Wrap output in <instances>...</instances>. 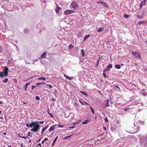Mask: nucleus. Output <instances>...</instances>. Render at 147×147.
Instances as JSON below:
<instances>
[{"label":"nucleus","instance_id":"obj_15","mask_svg":"<svg viewBox=\"0 0 147 147\" xmlns=\"http://www.w3.org/2000/svg\"><path fill=\"white\" fill-rule=\"evenodd\" d=\"M47 126L46 127H44L41 130V134H42L44 133V132L45 131V130H46V129L47 128Z\"/></svg>","mask_w":147,"mask_h":147},{"label":"nucleus","instance_id":"obj_38","mask_svg":"<svg viewBox=\"0 0 147 147\" xmlns=\"http://www.w3.org/2000/svg\"><path fill=\"white\" fill-rule=\"evenodd\" d=\"M71 136V135L69 136H67V137H65V138L64 139H66L67 138H69Z\"/></svg>","mask_w":147,"mask_h":147},{"label":"nucleus","instance_id":"obj_4","mask_svg":"<svg viewBox=\"0 0 147 147\" xmlns=\"http://www.w3.org/2000/svg\"><path fill=\"white\" fill-rule=\"evenodd\" d=\"M132 53L135 56L136 58H138L140 59L141 58V54L137 51L132 52Z\"/></svg>","mask_w":147,"mask_h":147},{"label":"nucleus","instance_id":"obj_37","mask_svg":"<svg viewBox=\"0 0 147 147\" xmlns=\"http://www.w3.org/2000/svg\"><path fill=\"white\" fill-rule=\"evenodd\" d=\"M47 86H49L50 88H52V86L51 85L47 84Z\"/></svg>","mask_w":147,"mask_h":147},{"label":"nucleus","instance_id":"obj_7","mask_svg":"<svg viewBox=\"0 0 147 147\" xmlns=\"http://www.w3.org/2000/svg\"><path fill=\"white\" fill-rule=\"evenodd\" d=\"M109 100L108 99L104 103L103 106H105V107H107L109 106Z\"/></svg>","mask_w":147,"mask_h":147},{"label":"nucleus","instance_id":"obj_36","mask_svg":"<svg viewBox=\"0 0 147 147\" xmlns=\"http://www.w3.org/2000/svg\"><path fill=\"white\" fill-rule=\"evenodd\" d=\"M35 98L37 100H39L40 99L39 97L38 96H36Z\"/></svg>","mask_w":147,"mask_h":147},{"label":"nucleus","instance_id":"obj_1","mask_svg":"<svg viewBox=\"0 0 147 147\" xmlns=\"http://www.w3.org/2000/svg\"><path fill=\"white\" fill-rule=\"evenodd\" d=\"M40 125L38 124V121L33 122V128L30 130L32 132H38L40 129Z\"/></svg>","mask_w":147,"mask_h":147},{"label":"nucleus","instance_id":"obj_35","mask_svg":"<svg viewBox=\"0 0 147 147\" xmlns=\"http://www.w3.org/2000/svg\"><path fill=\"white\" fill-rule=\"evenodd\" d=\"M58 126L60 127H63V125H60L59 124H58L57 125Z\"/></svg>","mask_w":147,"mask_h":147},{"label":"nucleus","instance_id":"obj_64","mask_svg":"<svg viewBox=\"0 0 147 147\" xmlns=\"http://www.w3.org/2000/svg\"><path fill=\"white\" fill-rule=\"evenodd\" d=\"M48 110L49 111V109H48V110H47V112H48V114H49V113H49V111H48Z\"/></svg>","mask_w":147,"mask_h":147},{"label":"nucleus","instance_id":"obj_53","mask_svg":"<svg viewBox=\"0 0 147 147\" xmlns=\"http://www.w3.org/2000/svg\"><path fill=\"white\" fill-rule=\"evenodd\" d=\"M30 133V132H28V136H29Z\"/></svg>","mask_w":147,"mask_h":147},{"label":"nucleus","instance_id":"obj_58","mask_svg":"<svg viewBox=\"0 0 147 147\" xmlns=\"http://www.w3.org/2000/svg\"><path fill=\"white\" fill-rule=\"evenodd\" d=\"M78 123V122H77L76 123V122H74V123H73V124L74 125H75L76 124H77Z\"/></svg>","mask_w":147,"mask_h":147},{"label":"nucleus","instance_id":"obj_56","mask_svg":"<svg viewBox=\"0 0 147 147\" xmlns=\"http://www.w3.org/2000/svg\"><path fill=\"white\" fill-rule=\"evenodd\" d=\"M80 102L83 105H84V104L83 103V102L81 101L80 100Z\"/></svg>","mask_w":147,"mask_h":147},{"label":"nucleus","instance_id":"obj_18","mask_svg":"<svg viewBox=\"0 0 147 147\" xmlns=\"http://www.w3.org/2000/svg\"><path fill=\"white\" fill-rule=\"evenodd\" d=\"M89 122V121L88 120H86L85 121H84L82 122V124H86L87 123H88Z\"/></svg>","mask_w":147,"mask_h":147},{"label":"nucleus","instance_id":"obj_43","mask_svg":"<svg viewBox=\"0 0 147 147\" xmlns=\"http://www.w3.org/2000/svg\"><path fill=\"white\" fill-rule=\"evenodd\" d=\"M103 76H104L105 78H106L107 77V76L106 75V74L105 73V72H104L103 73Z\"/></svg>","mask_w":147,"mask_h":147},{"label":"nucleus","instance_id":"obj_50","mask_svg":"<svg viewBox=\"0 0 147 147\" xmlns=\"http://www.w3.org/2000/svg\"><path fill=\"white\" fill-rule=\"evenodd\" d=\"M51 100L52 101H55V99L54 98H52Z\"/></svg>","mask_w":147,"mask_h":147},{"label":"nucleus","instance_id":"obj_32","mask_svg":"<svg viewBox=\"0 0 147 147\" xmlns=\"http://www.w3.org/2000/svg\"><path fill=\"white\" fill-rule=\"evenodd\" d=\"M20 137L21 138H23L24 139H26L27 138V137H24V136H20Z\"/></svg>","mask_w":147,"mask_h":147},{"label":"nucleus","instance_id":"obj_62","mask_svg":"<svg viewBox=\"0 0 147 147\" xmlns=\"http://www.w3.org/2000/svg\"><path fill=\"white\" fill-rule=\"evenodd\" d=\"M41 139L40 138V139H39V140H38V142H40V141Z\"/></svg>","mask_w":147,"mask_h":147},{"label":"nucleus","instance_id":"obj_17","mask_svg":"<svg viewBox=\"0 0 147 147\" xmlns=\"http://www.w3.org/2000/svg\"><path fill=\"white\" fill-rule=\"evenodd\" d=\"M80 92L82 94L85 95V96H88V94H87V93H86L85 92H84V91H82V90H81V91H80Z\"/></svg>","mask_w":147,"mask_h":147},{"label":"nucleus","instance_id":"obj_10","mask_svg":"<svg viewBox=\"0 0 147 147\" xmlns=\"http://www.w3.org/2000/svg\"><path fill=\"white\" fill-rule=\"evenodd\" d=\"M147 23V21L146 20L141 21L140 22H138L137 23V24L138 25H140L142 24H146Z\"/></svg>","mask_w":147,"mask_h":147},{"label":"nucleus","instance_id":"obj_29","mask_svg":"<svg viewBox=\"0 0 147 147\" xmlns=\"http://www.w3.org/2000/svg\"><path fill=\"white\" fill-rule=\"evenodd\" d=\"M38 79L39 80H46V78H43V77H40V78H38Z\"/></svg>","mask_w":147,"mask_h":147},{"label":"nucleus","instance_id":"obj_39","mask_svg":"<svg viewBox=\"0 0 147 147\" xmlns=\"http://www.w3.org/2000/svg\"><path fill=\"white\" fill-rule=\"evenodd\" d=\"M128 17H129V16H128V15H127L124 14V17L125 18H127Z\"/></svg>","mask_w":147,"mask_h":147},{"label":"nucleus","instance_id":"obj_49","mask_svg":"<svg viewBox=\"0 0 147 147\" xmlns=\"http://www.w3.org/2000/svg\"><path fill=\"white\" fill-rule=\"evenodd\" d=\"M43 83H36V85H39V84H43Z\"/></svg>","mask_w":147,"mask_h":147},{"label":"nucleus","instance_id":"obj_45","mask_svg":"<svg viewBox=\"0 0 147 147\" xmlns=\"http://www.w3.org/2000/svg\"><path fill=\"white\" fill-rule=\"evenodd\" d=\"M105 120L106 122H107L108 121V119L107 118H105Z\"/></svg>","mask_w":147,"mask_h":147},{"label":"nucleus","instance_id":"obj_60","mask_svg":"<svg viewBox=\"0 0 147 147\" xmlns=\"http://www.w3.org/2000/svg\"><path fill=\"white\" fill-rule=\"evenodd\" d=\"M143 95H144V96H146L147 94L146 93H144V94H143Z\"/></svg>","mask_w":147,"mask_h":147},{"label":"nucleus","instance_id":"obj_59","mask_svg":"<svg viewBox=\"0 0 147 147\" xmlns=\"http://www.w3.org/2000/svg\"><path fill=\"white\" fill-rule=\"evenodd\" d=\"M55 143H54V142H53V143H52V146H53V145H54V144H55Z\"/></svg>","mask_w":147,"mask_h":147},{"label":"nucleus","instance_id":"obj_20","mask_svg":"<svg viewBox=\"0 0 147 147\" xmlns=\"http://www.w3.org/2000/svg\"><path fill=\"white\" fill-rule=\"evenodd\" d=\"M81 52L82 53V55L83 56H84V54H85L84 50L83 49H81Z\"/></svg>","mask_w":147,"mask_h":147},{"label":"nucleus","instance_id":"obj_34","mask_svg":"<svg viewBox=\"0 0 147 147\" xmlns=\"http://www.w3.org/2000/svg\"><path fill=\"white\" fill-rule=\"evenodd\" d=\"M38 124H43L44 123V121H38Z\"/></svg>","mask_w":147,"mask_h":147},{"label":"nucleus","instance_id":"obj_55","mask_svg":"<svg viewBox=\"0 0 147 147\" xmlns=\"http://www.w3.org/2000/svg\"><path fill=\"white\" fill-rule=\"evenodd\" d=\"M44 141H43V140L42 141V142H41V144H43V143H44Z\"/></svg>","mask_w":147,"mask_h":147},{"label":"nucleus","instance_id":"obj_5","mask_svg":"<svg viewBox=\"0 0 147 147\" xmlns=\"http://www.w3.org/2000/svg\"><path fill=\"white\" fill-rule=\"evenodd\" d=\"M71 6L74 9H76L78 7L77 3L75 1H73L71 3Z\"/></svg>","mask_w":147,"mask_h":147},{"label":"nucleus","instance_id":"obj_54","mask_svg":"<svg viewBox=\"0 0 147 147\" xmlns=\"http://www.w3.org/2000/svg\"><path fill=\"white\" fill-rule=\"evenodd\" d=\"M84 102L86 105H88V103L86 102H85L84 101Z\"/></svg>","mask_w":147,"mask_h":147},{"label":"nucleus","instance_id":"obj_40","mask_svg":"<svg viewBox=\"0 0 147 147\" xmlns=\"http://www.w3.org/2000/svg\"><path fill=\"white\" fill-rule=\"evenodd\" d=\"M140 123L141 124V125H144V122H143V121H141L140 122Z\"/></svg>","mask_w":147,"mask_h":147},{"label":"nucleus","instance_id":"obj_57","mask_svg":"<svg viewBox=\"0 0 147 147\" xmlns=\"http://www.w3.org/2000/svg\"><path fill=\"white\" fill-rule=\"evenodd\" d=\"M3 103V102L2 101H0V104H2Z\"/></svg>","mask_w":147,"mask_h":147},{"label":"nucleus","instance_id":"obj_6","mask_svg":"<svg viewBox=\"0 0 147 147\" xmlns=\"http://www.w3.org/2000/svg\"><path fill=\"white\" fill-rule=\"evenodd\" d=\"M97 3H100L103 5H104L105 7H108L109 6L108 4L105 2H104L102 0H100L98 2H97Z\"/></svg>","mask_w":147,"mask_h":147},{"label":"nucleus","instance_id":"obj_2","mask_svg":"<svg viewBox=\"0 0 147 147\" xmlns=\"http://www.w3.org/2000/svg\"><path fill=\"white\" fill-rule=\"evenodd\" d=\"M4 71L0 72V77H7L8 76L9 68L7 67H4Z\"/></svg>","mask_w":147,"mask_h":147},{"label":"nucleus","instance_id":"obj_33","mask_svg":"<svg viewBox=\"0 0 147 147\" xmlns=\"http://www.w3.org/2000/svg\"><path fill=\"white\" fill-rule=\"evenodd\" d=\"M58 138V136H57L56 138H55L54 139V140H53V143H55L56 142Z\"/></svg>","mask_w":147,"mask_h":147},{"label":"nucleus","instance_id":"obj_52","mask_svg":"<svg viewBox=\"0 0 147 147\" xmlns=\"http://www.w3.org/2000/svg\"><path fill=\"white\" fill-rule=\"evenodd\" d=\"M75 126H73V127H69V128L70 129H71V128H74V127H75Z\"/></svg>","mask_w":147,"mask_h":147},{"label":"nucleus","instance_id":"obj_22","mask_svg":"<svg viewBox=\"0 0 147 147\" xmlns=\"http://www.w3.org/2000/svg\"><path fill=\"white\" fill-rule=\"evenodd\" d=\"M137 17L138 19H143V18H142V16H140V15H137Z\"/></svg>","mask_w":147,"mask_h":147},{"label":"nucleus","instance_id":"obj_28","mask_svg":"<svg viewBox=\"0 0 147 147\" xmlns=\"http://www.w3.org/2000/svg\"><path fill=\"white\" fill-rule=\"evenodd\" d=\"M59 9H60V7H57V9H56V12L57 13H59Z\"/></svg>","mask_w":147,"mask_h":147},{"label":"nucleus","instance_id":"obj_26","mask_svg":"<svg viewBox=\"0 0 147 147\" xmlns=\"http://www.w3.org/2000/svg\"><path fill=\"white\" fill-rule=\"evenodd\" d=\"M73 48V46L71 45H70L68 47V49H71Z\"/></svg>","mask_w":147,"mask_h":147},{"label":"nucleus","instance_id":"obj_3","mask_svg":"<svg viewBox=\"0 0 147 147\" xmlns=\"http://www.w3.org/2000/svg\"><path fill=\"white\" fill-rule=\"evenodd\" d=\"M75 11L74 10L67 9L64 11V14L65 15H67L69 14L75 13Z\"/></svg>","mask_w":147,"mask_h":147},{"label":"nucleus","instance_id":"obj_47","mask_svg":"<svg viewBox=\"0 0 147 147\" xmlns=\"http://www.w3.org/2000/svg\"><path fill=\"white\" fill-rule=\"evenodd\" d=\"M48 140V139L47 138H45L44 139V140H43V141H44V142L46 141L47 140Z\"/></svg>","mask_w":147,"mask_h":147},{"label":"nucleus","instance_id":"obj_12","mask_svg":"<svg viewBox=\"0 0 147 147\" xmlns=\"http://www.w3.org/2000/svg\"><path fill=\"white\" fill-rule=\"evenodd\" d=\"M33 122H32L28 124L26 123V126L28 127H32L33 126Z\"/></svg>","mask_w":147,"mask_h":147},{"label":"nucleus","instance_id":"obj_9","mask_svg":"<svg viewBox=\"0 0 147 147\" xmlns=\"http://www.w3.org/2000/svg\"><path fill=\"white\" fill-rule=\"evenodd\" d=\"M96 141L94 140H91L89 141L88 143H87V144L90 145H92L94 144Z\"/></svg>","mask_w":147,"mask_h":147},{"label":"nucleus","instance_id":"obj_8","mask_svg":"<svg viewBox=\"0 0 147 147\" xmlns=\"http://www.w3.org/2000/svg\"><path fill=\"white\" fill-rule=\"evenodd\" d=\"M112 67V66L111 64H109L108 65V66L107 67L106 69L105 70H103L104 72H105L106 71H109V70Z\"/></svg>","mask_w":147,"mask_h":147},{"label":"nucleus","instance_id":"obj_61","mask_svg":"<svg viewBox=\"0 0 147 147\" xmlns=\"http://www.w3.org/2000/svg\"><path fill=\"white\" fill-rule=\"evenodd\" d=\"M144 71H147V69H143Z\"/></svg>","mask_w":147,"mask_h":147},{"label":"nucleus","instance_id":"obj_23","mask_svg":"<svg viewBox=\"0 0 147 147\" xmlns=\"http://www.w3.org/2000/svg\"><path fill=\"white\" fill-rule=\"evenodd\" d=\"M90 108L92 113L93 114H94L95 112L94 110L93 109L92 107L90 106Z\"/></svg>","mask_w":147,"mask_h":147},{"label":"nucleus","instance_id":"obj_41","mask_svg":"<svg viewBox=\"0 0 147 147\" xmlns=\"http://www.w3.org/2000/svg\"><path fill=\"white\" fill-rule=\"evenodd\" d=\"M28 32V30L26 29L24 30V32L25 33H27Z\"/></svg>","mask_w":147,"mask_h":147},{"label":"nucleus","instance_id":"obj_31","mask_svg":"<svg viewBox=\"0 0 147 147\" xmlns=\"http://www.w3.org/2000/svg\"><path fill=\"white\" fill-rule=\"evenodd\" d=\"M142 3H143V5H146V1H141V3H142Z\"/></svg>","mask_w":147,"mask_h":147},{"label":"nucleus","instance_id":"obj_48","mask_svg":"<svg viewBox=\"0 0 147 147\" xmlns=\"http://www.w3.org/2000/svg\"><path fill=\"white\" fill-rule=\"evenodd\" d=\"M40 146L41 147V145L40 143H39L38 145H37V146Z\"/></svg>","mask_w":147,"mask_h":147},{"label":"nucleus","instance_id":"obj_11","mask_svg":"<svg viewBox=\"0 0 147 147\" xmlns=\"http://www.w3.org/2000/svg\"><path fill=\"white\" fill-rule=\"evenodd\" d=\"M46 52H44L41 55V58H46Z\"/></svg>","mask_w":147,"mask_h":147},{"label":"nucleus","instance_id":"obj_27","mask_svg":"<svg viewBox=\"0 0 147 147\" xmlns=\"http://www.w3.org/2000/svg\"><path fill=\"white\" fill-rule=\"evenodd\" d=\"M8 80V79L7 78H5V80H3V82L4 83H6L7 82Z\"/></svg>","mask_w":147,"mask_h":147},{"label":"nucleus","instance_id":"obj_25","mask_svg":"<svg viewBox=\"0 0 147 147\" xmlns=\"http://www.w3.org/2000/svg\"><path fill=\"white\" fill-rule=\"evenodd\" d=\"M115 67L117 69H119L121 68V66L119 65H115Z\"/></svg>","mask_w":147,"mask_h":147},{"label":"nucleus","instance_id":"obj_63","mask_svg":"<svg viewBox=\"0 0 147 147\" xmlns=\"http://www.w3.org/2000/svg\"><path fill=\"white\" fill-rule=\"evenodd\" d=\"M3 134L4 135H6V132H4V133H3Z\"/></svg>","mask_w":147,"mask_h":147},{"label":"nucleus","instance_id":"obj_16","mask_svg":"<svg viewBox=\"0 0 147 147\" xmlns=\"http://www.w3.org/2000/svg\"><path fill=\"white\" fill-rule=\"evenodd\" d=\"M90 34H88L87 35L85 36L84 39L83 40L85 41L89 37H90Z\"/></svg>","mask_w":147,"mask_h":147},{"label":"nucleus","instance_id":"obj_30","mask_svg":"<svg viewBox=\"0 0 147 147\" xmlns=\"http://www.w3.org/2000/svg\"><path fill=\"white\" fill-rule=\"evenodd\" d=\"M129 109V108L128 107H127L126 108H124L123 110L125 111H127Z\"/></svg>","mask_w":147,"mask_h":147},{"label":"nucleus","instance_id":"obj_44","mask_svg":"<svg viewBox=\"0 0 147 147\" xmlns=\"http://www.w3.org/2000/svg\"><path fill=\"white\" fill-rule=\"evenodd\" d=\"M36 87V86H32V90H34V88L35 87Z\"/></svg>","mask_w":147,"mask_h":147},{"label":"nucleus","instance_id":"obj_19","mask_svg":"<svg viewBox=\"0 0 147 147\" xmlns=\"http://www.w3.org/2000/svg\"><path fill=\"white\" fill-rule=\"evenodd\" d=\"M110 42H110L109 41V40H108L106 42V44L107 45V47L109 48L110 47H111L109 46L108 45H109V43Z\"/></svg>","mask_w":147,"mask_h":147},{"label":"nucleus","instance_id":"obj_46","mask_svg":"<svg viewBox=\"0 0 147 147\" xmlns=\"http://www.w3.org/2000/svg\"><path fill=\"white\" fill-rule=\"evenodd\" d=\"M142 5H143L142 2V3H141V4L140 5V9L142 7Z\"/></svg>","mask_w":147,"mask_h":147},{"label":"nucleus","instance_id":"obj_24","mask_svg":"<svg viewBox=\"0 0 147 147\" xmlns=\"http://www.w3.org/2000/svg\"><path fill=\"white\" fill-rule=\"evenodd\" d=\"M29 84V83H26L25 85V86L24 87L25 88V91H26V89L27 87L28 86V85Z\"/></svg>","mask_w":147,"mask_h":147},{"label":"nucleus","instance_id":"obj_51","mask_svg":"<svg viewBox=\"0 0 147 147\" xmlns=\"http://www.w3.org/2000/svg\"><path fill=\"white\" fill-rule=\"evenodd\" d=\"M104 129L106 131L107 130V128L106 127H103Z\"/></svg>","mask_w":147,"mask_h":147},{"label":"nucleus","instance_id":"obj_14","mask_svg":"<svg viewBox=\"0 0 147 147\" xmlns=\"http://www.w3.org/2000/svg\"><path fill=\"white\" fill-rule=\"evenodd\" d=\"M56 125H55L51 126L49 129V131L50 132H51L52 131H53L54 129V126H55Z\"/></svg>","mask_w":147,"mask_h":147},{"label":"nucleus","instance_id":"obj_13","mask_svg":"<svg viewBox=\"0 0 147 147\" xmlns=\"http://www.w3.org/2000/svg\"><path fill=\"white\" fill-rule=\"evenodd\" d=\"M64 76L67 79L69 80H72L73 79V77H69V76L65 74L64 75Z\"/></svg>","mask_w":147,"mask_h":147},{"label":"nucleus","instance_id":"obj_21","mask_svg":"<svg viewBox=\"0 0 147 147\" xmlns=\"http://www.w3.org/2000/svg\"><path fill=\"white\" fill-rule=\"evenodd\" d=\"M103 30V28L102 27H100L99 28L98 30V32H101Z\"/></svg>","mask_w":147,"mask_h":147},{"label":"nucleus","instance_id":"obj_42","mask_svg":"<svg viewBox=\"0 0 147 147\" xmlns=\"http://www.w3.org/2000/svg\"><path fill=\"white\" fill-rule=\"evenodd\" d=\"M49 115H50V116L52 118H54V117L53 116V115L52 114H51V113H49Z\"/></svg>","mask_w":147,"mask_h":147}]
</instances>
